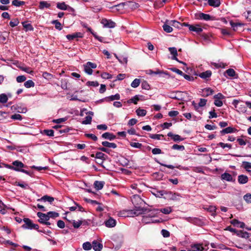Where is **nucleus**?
<instances>
[{"instance_id":"1","label":"nucleus","mask_w":251,"mask_h":251,"mask_svg":"<svg viewBox=\"0 0 251 251\" xmlns=\"http://www.w3.org/2000/svg\"><path fill=\"white\" fill-rule=\"evenodd\" d=\"M150 211L148 208H142L141 206H135L133 209L124 210L120 212V214L122 217H134L144 214L147 212Z\"/></svg>"},{"instance_id":"2","label":"nucleus","mask_w":251,"mask_h":251,"mask_svg":"<svg viewBox=\"0 0 251 251\" xmlns=\"http://www.w3.org/2000/svg\"><path fill=\"white\" fill-rule=\"evenodd\" d=\"M25 224L22 226V227L25 229H38L39 226L33 224L31 220L28 218H24L23 219Z\"/></svg>"},{"instance_id":"3","label":"nucleus","mask_w":251,"mask_h":251,"mask_svg":"<svg viewBox=\"0 0 251 251\" xmlns=\"http://www.w3.org/2000/svg\"><path fill=\"white\" fill-rule=\"evenodd\" d=\"M12 165H13V166H9L8 168L16 171L21 172V170L25 167V165L22 162L18 160L13 162Z\"/></svg>"},{"instance_id":"4","label":"nucleus","mask_w":251,"mask_h":251,"mask_svg":"<svg viewBox=\"0 0 251 251\" xmlns=\"http://www.w3.org/2000/svg\"><path fill=\"white\" fill-rule=\"evenodd\" d=\"M131 201L132 203L134 205V208H135V206H140L145 203L140 197L137 195H133L131 199Z\"/></svg>"},{"instance_id":"5","label":"nucleus","mask_w":251,"mask_h":251,"mask_svg":"<svg viewBox=\"0 0 251 251\" xmlns=\"http://www.w3.org/2000/svg\"><path fill=\"white\" fill-rule=\"evenodd\" d=\"M100 23L103 25L104 27L114 28L116 26V23L111 20L103 18L101 20Z\"/></svg>"},{"instance_id":"6","label":"nucleus","mask_w":251,"mask_h":251,"mask_svg":"<svg viewBox=\"0 0 251 251\" xmlns=\"http://www.w3.org/2000/svg\"><path fill=\"white\" fill-rule=\"evenodd\" d=\"M56 7L60 10H68L70 11L71 12H74L75 9L70 6L69 5L66 4L65 2H57L56 4Z\"/></svg>"},{"instance_id":"7","label":"nucleus","mask_w":251,"mask_h":251,"mask_svg":"<svg viewBox=\"0 0 251 251\" xmlns=\"http://www.w3.org/2000/svg\"><path fill=\"white\" fill-rule=\"evenodd\" d=\"M166 195V199H168L173 201H179L180 200V195L178 194L173 193L172 192H165Z\"/></svg>"},{"instance_id":"8","label":"nucleus","mask_w":251,"mask_h":251,"mask_svg":"<svg viewBox=\"0 0 251 251\" xmlns=\"http://www.w3.org/2000/svg\"><path fill=\"white\" fill-rule=\"evenodd\" d=\"M83 36V33L80 32H75L72 34H68L66 35V38L69 41L74 40L78 38H82Z\"/></svg>"},{"instance_id":"9","label":"nucleus","mask_w":251,"mask_h":251,"mask_svg":"<svg viewBox=\"0 0 251 251\" xmlns=\"http://www.w3.org/2000/svg\"><path fill=\"white\" fill-rule=\"evenodd\" d=\"M199 19L203 20L204 21H214L215 18L213 16H211L209 14L203 13H200L199 15Z\"/></svg>"},{"instance_id":"10","label":"nucleus","mask_w":251,"mask_h":251,"mask_svg":"<svg viewBox=\"0 0 251 251\" xmlns=\"http://www.w3.org/2000/svg\"><path fill=\"white\" fill-rule=\"evenodd\" d=\"M169 50L171 53V54L172 55V58L174 60H176L178 63H184L183 61H179L176 56H177V52L176 49L175 47H171L169 48Z\"/></svg>"},{"instance_id":"11","label":"nucleus","mask_w":251,"mask_h":251,"mask_svg":"<svg viewBox=\"0 0 251 251\" xmlns=\"http://www.w3.org/2000/svg\"><path fill=\"white\" fill-rule=\"evenodd\" d=\"M38 217L39 218L38 221L41 223H43L49 220V217L47 214H44L42 212H38L37 214Z\"/></svg>"},{"instance_id":"12","label":"nucleus","mask_w":251,"mask_h":251,"mask_svg":"<svg viewBox=\"0 0 251 251\" xmlns=\"http://www.w3.org/2000/svg\"><path fill=\"white\" fill-rule=\"evenodd\" d=\"M189 30L195 32L197 34H200L203 30L199 25H196L190 26Z\"/></svg>"},{"instance_id":"13","label":"nucleus","mask_w":251,"mask_h":251,"mask_svg":"<svg viewBox=\"0 0 251 251\" xmlns=\"http://www.w3.org/2000/svg\"><path fill=\"white\" fill-rule=\"evenodd\" d=\"M54 198L49 196H48V195H45V196H44L43 197H42L41 198L38 199L37 201H42L44 202L48 201L50 203H51L54 201Z\"/></svg>"},{"instance_id":"14","label":"nucleus","mask_w":251,"mask_h":251,"mask_svg":"<svg viewBox=\"0 0 251 251\" xmlns=\"http://www.w3.org/2000/svg\"><path fill=\"white\" fill-rule=\"evenodd\" d=\"M17 66L20 69H21L23 71H24L27 73L31 74L32 73H33V71L30 68L25 66L23 64H18Z\"/></svg>"},{"instance_id":"15","label":"nucleus","mask_w":251,"mask_h":251,"mask_svg":"<svg viewBox=\"0 0 251 251\" xmlns=\"http://www.w3.org/2000/svg\"><path fill=\"white\" fill-rule=\"evenodd\" d=\"M116 221L112 218H110L105 222V225L108 227H113L115 226H116Z\"/></svg>"},{"instance_id":"16","label":"nucleus","mask_w":251,"mask_h":251,"mask_svg":"<svg viewBox=\"0 0 251 251\" xmlns=\"http://www.w3.org/2000/svg\"><path fill=\"white\" fill-rule=\"evenodd\" d=\"M92 247L95 251H100L102 248V245L96 241H94Z\"/></svg>"},{"instance_id":"17","label":"nucleus","mask_w":251,"mask_h":251,"mask_svg":"<svg viewBox=\"0 0 251 251\" xmlns=\"http://www.w3.org/2000/svg\"><path fill=\"white\" fill-rule=\"evenodd\" d=\"M101 136L103 138L108 139L110 141L114 140L116 137L115 135L109 132H105L102 134Z\"/></svg>"},{"instance_id":"18","label":"nucleus","mask_w":251,"mask_h":251,"mask_svg":"<svg viewBox=\"0 0 251 251\" xmlns=\"http://www.w3.org/2000/svg\"><path fill=\"white\" fill-rule=\"evenodd\" d=\"M172 25L169 24V22L167 21L166 23L163 25V30L167 32L170 33L173 31V28L171 26Z\"/></svg>"},{"instance_id":"19","label":"nucleus","mask_w":251,"mask_h":251,"mask_svg":"<svg viewBox=\"0 0 251 251\" xmlns=\"http://www.w3.org/2000/svg\"><path fill=\"white\" fill-rule=\"evenodd\" d=\"M207 3L209 5L214 7H219L221 4L220 0H207Z\"/></svg>"},{"instance_id":"20","label":"nucleus","mask_w":251,"mask_h":251,"mask_svg":"<svg viewBox=\"0 0 251 251\" xmlns=\"http://www.w3.org/2000/svg\"><path fill=\"white\" fill-rule=\"evenodd\" d=\"M221 178L227 181H233V179L232 176L227 173H225L221 175Z\"/></svg>"},{"instance_id":"21","label":"nucleus","mask_w":251,"mask_h":251,"mask_svg":"<svg viewBox=\"0 0 251 251\" xmlns=\"http://www.w3.org/2000/svg\"><path fill=\"white\" fill-rule=\"evenodd\" d=\"M169 137H172L175 141H183V138H181L179 135L174 134L172 132H169L167 134Z\"/></svg>"},{"instance_id":"22","label":"nucleus","mask_w":251,"mask_h":251,"mask_svg":"<svg viewBox=\"0 0 251 251\" xmlns=\"http://www.w3.org/2000/svg\"><path fill=\"white\" fill-rule=\"evenodd\" d=\"M204 250V248L200 244H196L192 246L191 249L188 250V251H202Z\"/></svg>"},{"instance_id":"23","label":"nucleus","mask_w":251,"mask_h":251,"mask_svg":"<svg viewBox=\"0 0 251 251\" xmlns=\"http://www.w3.org/2000/svg\"><path fill=\"white\" fill-rule=\"evenodd\" d=\"M238 181L240 184H245L248 181V177L245 175H239L238 177Z\"/></svg>"},{"instance_id":"24","label":"nucleus","mask_w":251,"mask_h":251,"mask_svg":"<svg viewBox=\"0 0 251 251\" xmlns=\"http://www.w3.org/2000/svg\"><path fill=\"white\" fill-rule=\"evenodd\" d=\"M22 24L26 32L33 30L34 28L30 24H28L26 22H23Z\"/></svg>"},{"instance_id":"25","label":"nucleus","mask_w":251,"mask_h":251,"mask_svg":"<svg viewBox=\"0 0 251 251\" xmlns=\"http://www.w3.org/2000/svg\"><path fill=\"white\" fill-rule=\"evenodd\" d=\"M212 75V73L210 71H206L204 72H202L200 73L199 75V76L203 79H207L211 76Z\"/></svg>"},{"instance_id":"26","label":"nucleus","mask_w":251,"mask_h":251,"mask_svg":"<svg viewBox=\"0 0 251 251\" xmlns=\"http://www.w3.org/2000/svg\"><path fill=\"white\" fill-rule=\"evenodd\" d=\"M236 131V129H235L232 127L229 126V127L224 128L222 130H221V134H225L233 133Z\"/></svg>"},{"instance_id":"27","label":"nucleus","mask_w":251,"mask_h":251,"mask_svg":"<svg viewBox=\"0 0 251 251\" xmlns=\"http://www.w3.org/2000/svg\"><path fill=\"white\" fill-rule=\"evenodd\" d=\"M50 7V4L46 1H41L39 2V8L40 9H43L45 8H49Z\"/></svg>"},{"instance_id":"28","label":"nucleus","mask_w":251,"mask_h":251,"mask_svg":"<svg viewBox=\"0 0 251 251\" xmlns=\"http://www.w3.org/2000/svg\"><path fill=\"white\" fill-rule=\"evenodd\" d=\"M243 168L248 172H251V163L247 161H243L242 163Z\"/></svg>"},{"instance_id":"29","label":"nucleus","mask_w":251,"mask_h":251,"mask_svg":"<svg viewBox=\"0 0 251 251\" xmlns=\"http://www.w3.org/2000/svg\"><path fill=\"white\" fill-rule=\"evenodd\" d=\"M151 193L153 195L155 196L156 197H159V198H161L165 194V192L164 191H157L156 189H153L151 191Z\"/></svg>"},{"instance_id":"30","label":"nucleus","mask_w":251,"mask_h":251,"mask_svg":"<svg viewBox=\"0 0 251 251\" xmlns=\"http://www.w3.org/2000/svg\"><path fill=\"white\" fill-rule=\"evenodd\" d=\"M102 145L105 147H108L110 148L115 149L117 148V145L116 144L114 143H110L107 141H103L102 142Z\"/></svg>"},{"instance_id":"31","label":"nucleus","mask_w":251,"mask_h":251,"mask_svg":"<svg viewBox=\"0 0 251 251\" xmlns=\"http://www.w3.org/2000/svg\"><path fill=\"white\" fill-rule=\"evenodd\" d=\"M107 156L101 152H98L96 154V158L101 160V162L102 163L103 161L105 160V157Z\"/></svg>"},{"instance_id":"32","label":"nucleus","mask_w":251,"mask_h":251,"mask_svg":"<svg viewBox=\"0 0 251 251\" xmlns=\"http://www.w3.org/2000/svg\"><path fill=\"white\" fill-rule=\"evenodd\" d=\"M230 25L234 31H236L237 30L238 26H241L243 25V24L241 23H235L232 21H230Z\"/></svg>"},{"instance_id":"33","label":"nucleus","mask_w":251,"mask_h":251,"mask_svg":"<svg viewBox=\"0 0 251 251\" xmlns=\"http://www.w3.org/2000/svg\"><path fill=\"white\" fill-rule=\"evenodd\" d=\"M104 183L103 181H96L94 182V185L95 186V188L97 190H99L103 188Z\"/></svg>"},{"instance_id":"34","label":"nucleus","mask_w":251,"mask_h":251,"mask_svg":"<svg viewBox=\"0 0 251 251\" xmlns=\"http://www.w3.org/2000/svg\"><path fill=\"white\" fill-rule=\"evenodd\" d=\"M203 96L207 97L210 95H212L213 93V90L210 88H205L202 90Z\"/></svg>"},{"instance_id":"35","label":"nucleus","mask_w":251,"mask_h":251,"mask_svg":"<svg viewBox=\"0 0 251 251\" xmlns=\"http://www.w3.org/2000/svg\"><path fill=\"white\" fill-rule=\"evenodd\" d=\"M157 210L165 214H169L172 212V209L171 207H166L165 208H160Z\"/></svg>"},{"instance_id":"36","label":"nucleus","mask_w":251,"mask_h":251,"mask_svg":"<svg viewBox=\"0 0 251 251\" xmlns=\"http://www.w3.org/2000/svg\"><path fill=\"white\" fill-rule=\"evenodd\" d=\"M237 235H238L239 237H241L242 238H248L249 236V234L248 232L246 231H238L237 233Z\"/></svg>"},{"instance_id":"37","label":"nucleus","mask_w":251,"mask_h":251,"mask_svg":"<svg viewBox=\"0 0 251 251\" xmlns=\"http://www.w3.org/2000/svg\"><path fill=\"white\" fill-rule=\"evenodd\" d=\"M12 4L13 5L15 6L20 7L21 6L25 5V2L19 0H13L12 2Z\"/></svg>"},{"instance_id":"38","label":"nucleus","mask_w":251,"mask_h":251,"mask_svg":"<svg viewBox=\"0 0 251 251\" xmlns=\"http://www.w3.org/2000/svg\"><path fill=\"white\" fill-rule=\"evenodd\" d=\"M51 24L54 25L56 29L61 30L62 29L61 24L58 20H53L51 22Z\"/></svg>"},{"instance_id":"39","label":"nucleus","mask_w":251,"mask_h":251,"mask_svg":"<svg viewBox=\"0 0 251 251\" xmlns=\"http://www.w3.org/2000/svg\"><path fill=\"white\" fill-rule=\"evenodd\" d=\"M124 5V3H121L119 4L112 6V8L114 9V11H119L123 9Z\"/></svg>"},{"instance_id":"40","label":"nucleus","mask_w":251,"mask_h":251,"mask_svg":"<svg viewBox=\"0 0 251 251\" xmlns=\"http://www.w3.org/2000/svg\"><path fill=\"white\" fill-rule=\"evenodd\" d=\"M207 210L211 213V215L213 216H215L216 215V207L215 206L210 205L209 206L208 208H206Z\"/></svg>"},{"instance_id":"41","label":"nucleus","mask_w":251,"mask_h":251,"mask_svg":"<svg viewBox=\"0 0 251 251\" xmlns=\"http://www.w3.org/2000/svg\"><path fill=\"white\" fill-rule=\"evenodd\" d=\"M84 69L85 72L88 75H91L92 74V72H93L92 69L89 66V64H86V65H84Z\"/></svg>"},{"instance_id":"42","label":"nucleus","mask_w":251,"mask_h":251,"mask_svg":"<svg viewBox=\"0 0 251 251\" xmlns=\"http://www.w3.org/2000/svg\"><path fill=\"white\" fill-rule=\"evenodd\" d=\"M24 85L26 88H29L34 87V83L32 80H28L25 82Z\"/></svg>"},{"instance_id":"43","label":"nucleus","mask_w":251,"mask_h":251,"mask_svg":"<svg viewBox=\"0 0 251 251\" xmlns=\"http://www.w3.org/2000/svg\"><path fill=\"white\" fill-rule=\"evenodd\" d=\"M136 114L139 116H145L146 115L147 112L144 109H137L136 111Z\"/></svg>"},{"instance_id":"44","label":"nucleus","mask_w":251,"mask_h":251,"mask_svg":"<svg viewBox=\"0 0 251 251\" xmlns=\"http://www.w3.org/2000/svg\"><path fill=\"white\" fill-rule=\"evenodd\" d=\"M8 98L5 94L0 95V102L2 103H6L7 101Z\"/></svg>"},{"instance_id":"45","label":"nucleus","mask_w":251,"mask_h":251,"mask_svg":"<svg viewBox=\"0 0 251 251\" xmlns=\"http://www.w3.org/2000/svg\"><path fill=\"white\" fill-rule=\"evenodd\" d=\"M169 24L172 26H173L176 28H179L180 26H181V24L179 22L175 20L169 21Z\"/></svg>"},{"instance_id":"46","label":"nucleus","mask_w":251,"mask_h":251,"mask_svg":"<svg viewBox=\"0 0 251 251\" xmlns=\"http://www.w3.org/2000/svg\"><path fill=\"white\" fill-rule=\"evenodd\" d=\"M140 83V80L138 78H135L131 83V86L133 88L137 87Z\"/></svg>"},{"instance_id":"47","label":"nucleus","mask_w":251,"mask_h":251,"mask_svg":"<svg viewBox=\"0 0 251 251\" xmlns=\"http://www.w3.org/2000/svg\"><path fill=\"white\" fill-rule=\"evenodd\" d=\"M49 219L50 218H55L59 216V214L56 212L50 211L47 213Z\"/></svg>"},{"instance_id":"48","label":"nucleus","mask_w":251,"mask_h":251,"mask_svg":"<svg viewBox=\"0 0 251 251\" xmlns=\"http://www.w3.org/2000/svg\"><path fill=\"white\" fill-rule=\"evenodd\" d=\"M116 57L120 63H127V57L124 55H119Z\"/></svg>"},{"instance_id":"49","label":"nucleus","mask_w":251,"mask_h":251,"mask_svg":"<svg viewBox=\"0 0 251 251\" xmlns=\"http://www.w3.org/2000/svg\"><path fill=\"white\" fill-rule=\"evenodd\" d=\"M142 222V223L145 224H149L153 222L150 218H149L148 216H143Z\"/></svg>"},{"instance_id":"50","label":"nucleus","mask_w":251,"mask_h":251,"mask_svg":"<svg viewBox=\"0 0 251 251\" xmlns=\"http://www.w3.org/2000/svg\"><path fill=\"white\" fill-rule=\"evenodd\" d=\"M226 73L227 74V75L231 77H233L235 76L236 73L235 71L233 69H228L226 71Z\"/></svg>"},{"instance_id":"51","label":"nucleus","mask_w":251,"mask_h":251,"mask_svg":"<svg viewBox=\"0 0 251 251\" xmlns=\"http://www.w3.org/2000/svg\"><path fill=\"white\" fill-rule=\"evenodd\" d=\"M92 117L90 116H87L85 117V120L82 122V124L83 125L90 124L92 121Z\"/></svg>"},{"instance_id":"52","label":"nucleus","mask_w":251,"mask_h":251,"mask_svg":"<svg viewBox=\"0 0 251 251\" xmlns=\"http://www.w3.org/2000/svg\"><path fill=\"white\" fill-rule=\"evenodd\" d=\"M19 21L18 19H13L12 20H11L10 23H9V25L12 27H14L17 25H18L19 24Z\"/></svg>"},{"instance_id":"53","label":"nucleus","mask_w":251,"mask_h":251,"mask_svg":"<svg viewBox=\"0 0 251 251\" xmlns=\"http://www.w3.org/2000/svg\"><path fill=\"white\" fill-rule=\"evenodd\" d=\"M172 149L176 150L183 151L185 148L184 146L175 144L172 146Z\"/></svg>"},{"instance_id":"54","label":"nucleus","mask_w":251,"mask_h":251,"mask_svg":"<svg viewBox=\"0 0 251 251\" xmlns=\"http://www.w3.org/2000/svg\"><path fill=\"white\" fill-rule=\"evenodd\" d=\"M82 246H83V249L85 250H86V251H88V250H90L92 247V245L90 244V243H89L88 242L83 243Z\"/></svg>"},{"instance_id":"55","label":"nucleus","mask_w":251,"mask_h":251,"mask_svg":"<svg viewBox=\"0 0 251 251\" xmlns=\"http://www.w3.org/2000/svg\"><path fill=\"white\" fill-rule=\"evenodd\" d=\"M146 74H149V75H152V74H160L162 73V71H159L158 70H157L156 71H153L151 70H148L146 71Z\"/></svg>"},{"instance_id":"56","label":"nucleus","mask_w":251,"mask_h":251,"mask_svg":"<svg viewBox=\"0 0 251 251\" xmlns=\"http://www.w3.org/2000/svg\"><path fill=\"white\" fill-rule=\"evenodd\" d=\"M244 200L248 203H251V194L248 193L244 196Z\"/></svg>"},{"instance_id":"57","label":"nucleus","mask_w":251,"mask_h":251,"mask_svg":"<svg viewBox=\"0 0 251 251\" xmlns=\"http://www.w3.org/2000/svg\"><path fill=\"white\" fill-rule=\"evenodd\" d=\"M120 98V95L118 94H116L114 95H112L109 97L107 98L108 99H109L110 100L112 101L115 100H118Z\"/></svg>"},{"instance_id":"58","label":"nucleus","mask_w":251,"mask_h":251,"mask_svg":"<svg viewBox=\"0 0 251 251\" xmlns=\"http://www.w3.org/2000/svg\"><path fill=\"white\" fill-rule=\"evenodd\" d=\"M218 146L222 147L223 149H225L226 148H227L229 149H230L231 148V145L228 144H225L223 142H220L218 144Z\"/></svg>"},{"instance_id":"59","label":"nucleus","mask_w":251,"mask_h":251,"mask_svg":"<svg viewBox=\"0 0 251 251\" xmlns=\"http://www.w3.org/2000/svg\"><path fill=\"white\" fill-rule=\"evenodd\" d=\"M130 145L133 148L137 149H141L142 146V144L136 142H131Z\"/></svg>"},{"instance_id":"60","label":"nucleus","mask_w":251,"mask_h":251,"mask_svg":"<svg viewBox=\"0 0 251 251\" xmlns=\"http://www.w3.org/2000/svg\"><path fill=\"white\" fill-rule=\"evenodd\" d=\"M44 133L49 136H53L54 131L52 129H45L43 131Z\"/></svg>"},{"instance_id":"61","label":"nucleus","mask_w":251,"mask_h":251,"mask_svg":"<svg viewBox=\"0 0 251 251\" xmlns=\"http://www.w3.org/2000/svg\"><path fill=\"white\" fill-rule=\"evenodd\" d=\"M25 80L26 77L24 75H19L16 78V80L19 83L24 82Z\"/></svg>"},{"instance_id":"62","label":"nucleus","mask_w":251,"mask_h":251,"mask_svg":"<svg viewBox=\"0 0 251 251\" xmlns=\"http://www.w3.org/2000/svg\"><path fill=\"white\" fill-rule=\"evenodd\" d=\"M161 137H163L162 134H150V137L151 139L160 140Z\"/></svg>"},{"instance_id":"63","label":"nucleus","mask_w":251,"mask_h":251,"mask_svg":"<svg viewBox=\"0 0 251 251\" xmlns=\"http://www.w3.org/2000/svg\"><path fill=\"white\" fill-rule=\"evenodd\" d=\"M42 76L44 78L47 79H50L52 77V75L47 72H44L43 73Z\"/></svg>"},{"instance_id":"64","label":"nucleus","mask_w":251,"mask_h":251,"mask_svg":"<svg viewBox=\"0 0 251 251\" xmlns=\"http://www.w3.org/2000/svg\"><path fill=\"white\" fill-rule=\"evenodd\" d=\"M85 136L87 137L91 138L92 140H93L94 141H95L98 140L97 137L93 134L87 133V134H85Z\"/></svg>"}]
</instances>
